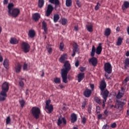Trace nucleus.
Instances as JSON below:
<instances>
[{
  "label": "nucleus",
  "mask_w": 129,
  "mask_h": 129,
  "mask_svg": "<svg viewBox=\"0 0 129 129\" xmlns=\"http://www.w3.org/2000/svg\"><path fill=\"white\" fill-rule=\"evenodd\" d=\"M70 70H71V65L68 61H67L64 62L63 68L61 70V78L63 83H68L67 75Z\"/></svg>",
  "instance_id": "nucleus-1"
},
{
  "label": "nucleus",
  "mask_w": 129,
  "mask_h": 129,
  "mask_svg": "<svg viewBox=\"0 0 129 129\" xmlns=\"http://www.w3.org/2000/svg\"><path fill=\"white\" fill-rule=\"evenodd\" d=\"M10 89V83L8 82H5L2 85V91L0 93V101H5L8 95L7 93Z\"/></svg>",
  "instance_id": "nucleus-2"
},
{
  "label": "nucleus",
  "mask_w": 129,
  "mask_h": 129,
  "mask_svg": "<svg viewBox=\"0 0 129 129\" xmlns=\"http://www.w3.org/2000/svg\"><path fill=\"white\" fill-rule=\"evenodd\" d=\"M32 116L35 119H39L40 118V115H41V109L38 107H33L30 110Z\"/></svg>",
  "instance_id": "nucleus-3"
},
{
  "label": "nucleus",
  "mask_w": 129,
  "mask_h": 129,
  "mask_svg": "<svg viewBox=\"0 0 129 129\" xmlns=\"http://www.w3.org/2000/svg\"><path fill=\"white\" fill-rule=\"evenodd\" d=\"M21 48L24 53H28V52H30L31 47L28 43L24 42L22 44Z\"/></svg>",
  "instance_id": "nucleus-4"
},
{
  "label": "nucleus",
  "mask_w": 129,
  "mask_h": 129,
  "mask_svg": "<svg viewBox=\"0 0 129 129\" xmlns=\"http://www.w3.org/2000/svg\"><path fill=\"white\" fill-rule=\"evenodd\" d=\"M104 71L108 73V74H111L112 72V67L109 62H107L104 64Z\"/></svg>",
  "instance_id": "nucleus-5"
},
{
  "label": "nucleus",
  "mask_w": 129,
  "mask_h": 129,
  "mask_svg": "<svg viewBox=\"0 0 129 129\" xmlns=\"http://www.w3.org/2000/svg\"><path fill=\"white\" fill-rule=\"evenodd\" d=\"M20 12L21 11H20V9L15 8L11 11L10 13H9V15H11L12 17H14V18H17V17L20 15Z\"/></svg>",
  "instance_id": "nucleus-6"
},
{
  "label": "nucleus",
  "mask_w": 129,
  "mask_h": 129,
  "mask_svg": "<svg viewBox=\"0 0 129 129\" xmlns=\"http://www.w3.org/2000/svg\"><path fill=\"white\" fill-rule=\"evenodd\" d=\"M54 11V8L52 5H48L47 6V9L45 13V16L47 17H50L51 16V14Z\"/></svg>",
  "instance_id": "nucleus-7"
},
{
  "label": "nucleus",
  "mask_w": 129,
  "mask_h": 129,
  "mask_svg": "<svg viewBox=\"0 0 129 129\" xmlns=\"http://www.w3.org/2000/svg\"><path fill=\"white\" fill-rule=\"evenodd\" d=\"M101 95L103 98V100H107V98L108 97V94H109V92L107 89L104 90V91H101Z\"/></svg>",
  "instance_id": "nucleus-8"
},
{
  "label": "nucleus",
  "mask_w": 129,
  "mask_h": 129,
  "mask_svg": "<svg viewBox=\"0 0 129 129\" xmlns=\"http://www.w3.org/2000/svg\"><path fill=\"white\" fill-rule=\"evenodd\" d=\"M116 102L115 108H116L117 109H118V108H122V107H123L125 104L124 102H122L118 100L116 101Z\"/></svg>",
  "instance_id": "nucleus-9"
},
{
  "label": "nucleus",
  "mask_w": 129,
  "mask_h": 129,
  "mask_svg": "<svg viewBox=\"0 0 129 129\" xmlns=\"http://www.w3.org/2000/svg\"><path fill=\"white\" fill-rule=\"evenodd\" d=\"M99 88H100L101 91L105 90V88H106V82H105V80H102L100 82Z\"/></svg>",
  "instance_id": "nucleus-10"
},
{
  "label": "nucleus",
  "mask_w": 129,
  "mask_h": 129,
  "mask_svg": "<svg viewBox=\"0 0 129 129\" xmlns=\"http://www.w3.org/2000/svg\"><path fill=\"white\" fill-rule=\"evenodd\" d=\"M92 93V91L88 88H86L83 92V95L85 97H90Z\"/></svg>",
  "instance_id": "nucleus-11"
},
{
  "label": "nucleus",
  "mask_w": 129,
  "mask_h": 129,
  "mask_svg": "<svg viewBox=\"0 0 129 129\" xmlns=\"http://www.w3.org/2000/svg\"><path fill=\"white\" fill-rule=\"evenodd\" d=\"M22 70V64L20 63H17L14 68V71L16 73L19 74L21 73Z\"/></svg>",
  "instance_id": "nucleus-12"
},
{
  "label": "nucleus",
  "mask_w": 129,
  "mask_h": 129,
  "mask_svg": "<svg viewBox=\"0 0 129 129\" xmlns=\"http://www.w3.org/2000/svg\"><path fill=\"white\" fill-rule=\"evenodd\" d=\"M62 122H63V124H66L67 122L66 121V119L65 118V117L60 116L58 119L57 125H58V126H60V125L62 124Z\"/></svg>",
  "instance_id": "nucleus-13"
},
{
  "label": "nucleus",
  "mask_w": 129,
  "mask_h": 129,
  "mask_svg": "<svg viewBox=\"0 0 129 129\" xmlns=\"http://www.w3.org/2000/svg\"><path fill=\"white\" fill-rule=\"evenodd\" d=\"M91 58H90L89 60V63H91L92 65L95 67L96 65H97V63H98V61L97 60V58L94 56H92Z\"/></svg>",
  "instance_id": "nucleus-14"
},
{
  "label": "nucleus",
  "mask_w": 129,
  "mask_h": 129,
  "mask_svg": "<svg viewBox=\"0 0 129 129\" xmlns=\"http://www.w3.org/2000/svg\"><path fill=\"white\" fill-rule=\"evenodd\" d=\"M40 19H41V15L39 13H35L32 16V19L35 22H39Z\"/></svg>",
  "instance_id": "nucleus-15"
},
{
  "label": "nucleus",
  "mask_w": 129,
  "mask_h": 129,
  "mask_svg": "<svg viewBox=\"0 0 129 129\" xmlns=\"http://www.w3.org/2000/svg\"><path fill=\"white\" fill-rule=\"evenodd\" d=\"M71 118L72 123L76 122V121H77V115L74 113H72L71 115Z\"/></svg>",
  "instance_id": "nucleus-16"
},
{
  "label": "nucleus",
  "mask_w": 129,
  "mask_h": 129,
  "mask_svg": "<svg viewBox=\"0 0 129 129\" xmlns=\"http://www.w3.org/2000/svg\"><path fill=\"white\" fill-rule=\"evenodd\" d=\"M129 8V2L128 1H125L123 3V4L121 6V9L122 11H125L127 9Z\"/></svg>",
  "instance_id": "nucleus-17"
},
{
  "label": "nucleus",
  "mask_w": 129,
  "mask_h": 129,
  "mask_svg": "<svg viewBox=\"0 0 129 129\" xmlns=\"http://www.w3.org/2000/svg\"><path fill=\"white\" fill-rule=\"evenodd\" d=\"M45 109L47 110V113H52L53 110H54V108L53 107V105L51 104L49 106H45Z\"/></svg>",
  "instance_id": "nucleus-18"
},
{
  "label": "nucleus",
  "mask_w": 129,
  "mask_h": 129,
  "mask_svg": "<svg viewBox=\"0 0 129 129\" xmlns=\"http://www.w3.org/2000/svg\"><path fill=\"white\" fill-rule=\"evenodd\" d=\"M3 65L5 68L8 70V69L10 68V61H9V59L6 58L4 61Z\"/></svg>",
  "instance_id": "nucleus-19"
},
{
  "label": "nucleus",
  "mask_w": 129,
  "mask_h": 129,
  "mask_svg": "<svg viewBox=\"0 0 129 129\" xmlns=\"http://www.w3.org/2000/svg\"><path fill=\"white\" fill-rule=\"evenodd\" d=\"M101 45V43H99V46L96 48V53L97 55H100V54H101L102 51V46Z\"/></svg>",
  "instance_id": "nucleus-20"
},
{
  "label": "nucleus",
  "mask_w": 129,
  "mask_h": 129,
  "mask_svg": "<svg viewBox=\"0 0 129 129\" xmlns=\"http://www.w3.org/2000/svg\"><path fill=\"white\" fill-rule=\"evenodd\" d=\"M84 77H85V74L84 73H80L78 75V82H81L83 80Z\"/></svg>",
  "instance_id": "nucleus-21"
},
{
  "label": "nucleus",
  "mask_w": 129,
  "mask_h": 129,
  "mask_svg": "<svg viewBox=\"0 0 129 129\" xmlns=\"http://www.w3.org/2000/svg\"><path fill=\"white\" fill-rule=\"evenodd\" d=\"M49 2L51 4H53L55 5V9H57V7L60 5V2L59 0H49Z\"/></svg>",
  "instance_id": "nucleus-22"
},
{
  "label": "nucleus",
  "mask_w": 129,
  "mask_h": 129,
  "mask_svg": "<svg viewBox=\"0 0 129 129\" xmlns=\"http://www.w3.org/2000/svg\"><path fill=\"white\" fill-rule=\"evenodd\" d=\"M66 59H67V54H63L59 58V62H60V63H64V62H65V60H66Z\"/></svg>",
  "instance_id": "nucleus-23"
},
{
  "label": "nucleus",
  "mask_w": 129,
  "mask_h": 129,
  "mask_svg": "<svg viewBox=\"0 0 129 129\" xmlns=\"http://www.w3.org/2000/svg\"><path fill=\"white\" fill-rule=\"evenodd\" d=\"M10 43L13 45H16L19 43L18 39L16 38L12 37L10 40Z\"/></svg>",
  "instance_id": "nucleus-24"
},
{
  "label": "nucleus",
  "mask_w": 129,
  "mask_h": 129,
  "mask_svg": "<svg viewBox=\"0 0 129 129\" xmlns=\"http://www.w3.org/2000/svg\"><path fill=\"white\" fill-rule=\"evenodd\" d=\"M28 36L30 38H34L35 36H36V32H35V30H30L28 33Z\"/></svg>",
  "instance_id": "nucleus-25"
},
{
  "label": "nucleus",
  "mask_w": 129,
  "mask_h": 129,
  "mask_svg": "<svg viewBox=\"0 0 129 129\" xmlns=\"http://www.w3.org/2000/svg\"><path fill=\"white\" fill-rule=\"evenodd\" d=\"M124 69H127V67H129V58H125L124 61Z\"/></svg>",
  "instance_id": "nucleus-26"
},
{
  "label": "nucleus",
  "mask_w": 129,
  "mask_h": 129,
  "mask_svg": "<svg viewBox=\"0 0 129 129\" xmlns=\"http://www.w3.org/2000/svg\"><path fill=\"white\" fill-rule=\"evenodd\" d=\"M19 104H20L21 107L23 108L24 106H25V104H26V101H25V99L24 98H22V99H20L19 100Z\"/></svg>",
  "instance_id": "nucleus-27"
},
{
  "label": "nucleus",
  "mask_w": 129,
  "mask_h": 129,
  "mask_svg": "<svg viewBox=\"0 0 129 129\" xmlns=\"http://www.w3.org/2000/svg\"><path fill=\"white\" fill-rule=\"evenodd\" d=\"M14 4L10 3L8 5V14L11 13V11H13V9L14 8Z\"/></svg>",
  "instance_id": "nucleus-28"
},
{
  "label": "nucleus",
  "mask_w": 129,
  "mask_h": 129,
  "mask_svg": "<svg viewBox=\"0 0 129 129\" xmlns=\"http://www.w3.org/2000/svg\"><path fill=\"white\" fill-rule=\"evenodd\" d=\"M111 33V30H110V28H107L105 30L104 32V35L106 36V37H108L110 35Z\"/></svg>",
  "instance_id": "nucleus-29"
},
{
  "label": "nucleus",
  "mask_w": 129,
  "mask_h": 129,
  "mask_svg": "<svg viewBox=\"0 0 129 129\" xmlns=\"http://www.w3.org/2000/svg\"><path fill=\"white\" fill-rule=\"evenodd\" d=\"M42 29L44 30L45 33H47L48 28H47V23L45 21L42 22Z\"/></svg>",
  "instance_id": "nucleus-30"
},
{
  "label": "nucleus",
  "mask_w": 129,
  "mask_h": 129,
  "mask_svg": "<svg viewBox=\"0 0 129 129\" xmlns=\"http://www.w3.org/2000/svg\"><path fill=\"white\" fill-rule=\"evenodd\" d=\"M59 19H60V16L58 14H55L53 16V22L54 23H57L58 21H59Z\"/></svg>",
  "instance_id": "nucleus-31"
},
{
  "label": "nucleus",
  "mask_w": 129,
  "mask_h": 129,
  "mask_svg": "<svg viewBox=\"0 0 129 129\" xmlns=\"http://www.w3.org/2000/svg\"><path fill=\"white\" fill-rule=\"evenodd\" d=\"M94 100L96 102V103H98V104H102L101 99H100L98 97H95L94 98Z\"/></svg>",
  "instance_id": "nucleus-32"
},
{
  "label": "nucleus",
  "mask_w": 129,
  "mask_h": 129,
  "mask_svg": "<svg viewBox=\"0 0 129 129\" xmlns=\"http://www.w3.org/2000/svg\"><path fill=\"white\" fill-rule=\"evenodd\" d=\"M44 4H45V1L44 0H39L38 1V7L40 9L43 8L44 6Z\"/></svg>",
  "instance_id": "nucleus-33"
},
{
  "label": "nucleus",
  "mask_w": 129,
  "mask_h": 129,
  "mask_svg": "<svg viewBox=\"0 0 129 129\" xmlns=\"http://www.w3.org/2000/svg\"><path fill=\"white\" fill-rule=\"evenodd\" d=\"M96 51V50L95 49V46H94V45H93L92 46V50H91V57H94V55H95Z\"/></svg>",
  "instance_id": "nucleus-34"
},
{
  "label": "nucleus",
  "mask_w": 129,
  "mask_h": 129,
  "mask_svg": "<svg viewBox=\"0 0 129 129\" xmlns=\"http://www.w3.org/2000/svg\"><path fill=\"white\" fill-rule=\"evenodd\" d=\"M86 27L88 32H90V33L93 32V26H92V25H87Z\"/></svg>",
  "instance_id": "nucleus-35"
},
{
  "label": "nucleus",
  "mask_w": 129,
  "mask_h": 129,
  "mask_svg": "<svg viewBox=\"0 0 129 129\" xmlns=\"http://www.w3.org/2000/svg\"><path fill=\"white\" fill-rule=\"evenodd\" d=\"M79 49L78 48V45L76 42L73 45V51H76L78 52Z\"/></svg>",
  "instance_id": "nucleus-36"
},
{
  "label": "nucleus",
  "mask_w": 129,
  "mask_h": 129,
  "mask_svg": "<svg viewBox=\"0 0 129 129\" xmlns=\"http://www.w3.org/2000/svg\"><path fill=\"white\" fill-rule=\"evenodd\" d=\"M122 43V38H121V37H119L116 42V46H120Z\"/></svg>",
  "instance_id": "nucleus-37"
},
{
  "label": "nucleus",
  "mask_w": 129,
  "mask_h": 129,
  "mask_svg": "<svg viewBox=\"0 0 129 129\" xmlns=\"http://www.w3.org/2000/svg\"><path fill=\"white\" fill-rule=\"evenodd\" d=\"M66 5L68 7H71L72 6V0H66Z\"/></svg>",
  "instance_id": "nucleus-38"
},
{
  "label": "nucleus",
  "mask_w": 129,
  "mask_h": 129,
  "mask_svg": "<svg viewBox=\"0 0 129 129\" xmlns=\"http://www.w3.org/2000/svg\"><path fill=\"white\" fill-rule=\"evenodd\" d=\"M123 94H124V93H120L118 92V94H117L116 97L117 99H120L123 96Z\"/></svg>",
  "instance_id": "nucleus-39"
},
{
  "label": "nucleus",
  "mask_w": 129,
  "mask_h": 129,
  "mask_svg": "<svg viewBox=\"0 0 129 129\" xmlns=\"http://www.w3.org/2000/svg\"><path fill=\"white\" fill-rule=\"evenodd\" d=\"M68 22V20L66 18L61 19V24L63 26H65L67 25V23Z\"/></svg>",
  "instance_id": "nucleus-40"
},
{
  "label": "nucleus",
  "mask_w": 129,
  "mask_h": 129,
  "mask_svg": "<svg viewBox=\"0 0 129 129\" xmlns=\"http://www.w3.org/2000/svg\"><path fill=\"white\" fill-rule=\"evenodd\" d=\"M54 82L56 84H59L61 82V79L59 78H55L54 79Z\"/></svg>",
  "instance_id": "nucleus-41"
},
{
  "label": "nucleus",
  "mask_w": 129,
  "mask_h": 129,
  "mask_svg": "<svg viewBox=\"0 0 129 129\" xmlns=\"http://www.w3.org/2000/svg\"><path fill=\"white\" fill-rule=\"evenodd\" d=\"M129 81V77H126L125 79L123 81L122 84H125L124 86L126 85V83Z\"/></svg>",
  "instance_id": "nucleus-42"
},
{
  "label": "nucleus",
  "mask_w": 129,
  "mask_h": 129,
  "mask_svg": "<svg viewBox=\"0 0 129 129\" xmlns=\"http://www.w3.org/2000/svg\"><path fill=\"white\" fill-rule=\"evenodd\" d=\"M63 48H64V43H63V42H60L59 44V50L60 51H63Z\"/></svg>",
  "instance_id": "nucleus-43"
},
{
  "label": "nucleus",
  "mask_w": 129,
  "mask_h": 129,
  "mask_svg": "<svg viewBox=\"0 0 129 129\" xmlns=\"http://www.w3.org/2000/svg\"><path fill=\"white\" fill-rule=\"evenodd\" d=\"M76 5L79 8H81V2L79 0L76 1Z\"/></svg>",
  "instance_id": "nucleus-44"
},
{
  "label": "nucleus",
  "mask_w": 129,
  "mask_h": 129,
  "mask_svg": "<svg viewBox=\"0 0 129 129\" xmlns=\"http://www.w3.org/2000/svg\"><path fill=\"white\" fill-rule=\"evenodd\" d=\"M86 101H84L82 103V109H84L85 108V106H86Z\"/></svg>",
  "instance_id": "nucleus-45"
},
{
  "label": "nucleus",
  "mask_w": 129,
  "mask_h": 129,
  "mask_svg": "<svg viewBox=\"0 0 129 129\" xmlns=\"http://www.w3.org/2000/svg\"><path fill=\"white\" fill-rule=\"evenodd\" d=\"M101 6V5H100V4H99V3H98L97 4V5L95 7V10L96 11H98V9H99V7H100Z\"/></svg>",
  "instance_id": "nucleus-46"
},
{
  "label": "nucleus",
  "mask_w": 129,
  "mask_h": 129,
  "mask_svg": "<svg viewBox=\"0 0 129 129\" xmlns=\"http://www.w3.org/2000/svg\"><path fill=\"white\" fill-rule=\"evenodd\" d=\"M11 122V117L8 116L6 119V123L7 124H9Z\"/></svg>",
  "instance_id": "nucleus-47"
},
{
  "label": "nucleus",
  "mask_w": 129,
  "mask_h": 129,
  "mask_svg": "<svg viewBox=\"0 0 129 129\" xmlns=\"http://www.w3.org/2000/svg\"><path fill=\"white\" fill-rule=\"evenodd\" d=\"M19 85L21 87H24V85H25V84L24 83V82H23V81H20Z\"/></svg>",
  "instance_id": "nucleus-48"
},
{
  "label": "nucleus",
  "mask_w": 129,
  "mask_h": 129,
  "mask_svg": "<svg viewBox=\"0 0 129 129\" xmlns=\"http://www.w3.org/2000/svg\"><path fill=\"white\" fill-rule=\"evenodd\" d=\"M96 113L98 114V113H100V107L97 106L96 107Z\"/></svg>",
  "instance_id": "nucleus-49"
},
{
  "label": "nucleus",
  "mask_w": 129,
  "mask_h": 129,
  "mask_svg": "<svg viewBox=\"0 0 129 129\" xmlns=\"http://www.w3.org/2000/svg\"><path fill=\"white\" fill-rule=\"evenodd\" d=\"M45 103H46L45 106H49V105H50V103H51V100H48L46 101Z\"/></svg>",
  "instance_id": "nucleus-50"
},
{
  "label": "nucleus",
  "mask_w": 129,
  "mask_h": 129,
  "mask_svg": "<svg viewBox=\"0 0 129 129\" xmlns=\"http://www.w3.org/2000/svg\"><path fill=\"white\" fill-rule=\"evenodd\" d=\"M28 68V64L25 63L23 65V70H27Z\"/></svg>",
  "instance_id": "nucleus-51"
},
{
  "label": "nucleus",
  "mask_w": 129,
  "mask_h": 129,
  "mask_svg": "<svg viewBox=\"0 0 129 129\" xmlns=\"http://www.w3.org/2000/svg\"><path fill=\"white\" fill-rule=\"evenodd\" d=\"M86 118L85 117H83V118H82V122L83 124H85V123H86Z\"/></svg>",
  "instance_id": "nucleus-52"
},
{
  "label": "nucleus",
  "mask_w": 129,
  "mask_h": 129,
  "mask_svg": "<svg viewBox=\"0 0 129 129\" xmlns=\"http://www.w3.org/2000/svg\"><path fill=\"white\" fill-rule=\"evenodd\" d=\"M109 126L107 124L104 125L102 127V129H109Z\"/></svg>",
  "instance_id": "nucleus-53"
},
{
  "label": "nucleus",
  "mask_w": 129,
  "mask_h": 129,
  "mask_svg": "<svg viewBox=\"0 0 129 129\" xmlns=\"http://www.w3.org/2000/svg\"><path fill=\"white\" fill-rule=\"evenodd\" d=\"M111 126L112 128H115V127L116 126V123L114 122L111 124Z\"/></svg>",
  "instance_id": "nucleus-54"
},
{
  "label": "nucleus",
  "mask_w": 129,
  "mask_h": 129,
  "mask_svg": "<svg viewBox=\"0 0 129 129\" xmlns=\"http://www.w3.org/2000/svg\"><path fill=\"white\" fill-rule=\"evenodd\" d=\"M106 102V100H103V104L102 105L103 108H104V107H105V103Z\"/></svg>",
  "instance_id": "nucleus-55"
},
{
  "label": "nucleus",
  "mask_w": 129,
  "mask_h": 129,
  "mask_svg": "<svg viewBox=\"0 0 129 129\" xmlns=\"http://www.w3.org/2000/svg\"><path fill=\"white\" fill-rule=\"evenodd\" d=\"M47 50L48 52V53H49V54H51V53H52V48L51 47H50L49 48H47Z\"/></svg>",
  "instance_id": "nucleus-56"
},
{
  "label": "nucleus",
  "mask_w": 129,
  "mask_h": 129,
  "mask_svg": "<svg viewBox=\"0 0 129 129\" xmlns=\"http://www.w3.org/2000/svg\"><path fill=\"white\" fill-rule=\"evenodd\" d=\"M90 88L92 89V91L94 90V84H90Z\"/></svg>",
  "instance_id": "nucleus-57"
},
{
  "label": "nucleus",
  "mask_w": 129,
  "mask_h": 129,
  "mask_svg": "<svg viewBox=\"0 0 129 129\" xmlns=\"http://www.w3.org/2000/svg\"><path fill=\"white\" fill-rule=\"evenodd\" d=\"M4 5H8L9 4V0H4L3 1Z\"/></svg>",
  "instance_id": "nucleus-58"
},
{
  "label": "nucleus",
  "mask_w": 129,
  "mask_h": 129,
  "mask_svg": "<svg viewBox=\"0 0 129 129\" xmlns=\"http://www.w3.org/2000/svg\"><path fill=\"white\" fill-rule=\"evenodd\" d=\"M91 107H88V112H89V113L90 114V113H91Z\"/></svg>",
  "instance_id": "nucleus-59"
},
{
  "label": "nucleus",
  "mask_w": 129,
  "mask_h": 129,
  "mask_svg": "<svg viewBox=\"0 0 129 129\" xmlns=\"http://www.w3.org/2000/svg\"><path fill=\"white\" fill-rule=\"evenodd\" d=\"M104 113L105 115H108V111H107V109H106L104 112Z\"/></svg>",
  "instance_id": "nucleus-60"
},
{
  "label": "nucleus",
  "mask_w": 129,
  "mask_h": 129,
  "mask_svg": "<svg viewBox=\"0 0 129 129\" xmlns=\"http://www.w3.org/2000/svg\"><path fill=\"white\" fill-rule=\"evenodd\" d=\"M76 67H78L79 66V61H77L75 63Z\"/></svg>",
  "instance_id": "nucleus-61"
},
{
  "label": "nucleus",
  "mask_w": 129,
  "mask_h": 129,
  "mask_svg": "<svg viewBox=\"0 0 129 129\" xmlns=\"http://www.w3.org/2000/svg\"><path fill=\"white\" fill-rule=\"evenodd\" d=\"M121 90L123 93H124V91H125V88L121 87Z\"/></svg>",
  "instance_id": "nucleus-62"
},
{
  "label": "nucleus",
  "mask_w": 129,
  "mask_h": 129,
  "mask_svg": "<svg viewBox=\"0 0 129 129\" xmlns=\"http://www.w3.org/2000/svg\"><path fill=\"white\" fill-rule=\"evenodd\" d=\"M102 117V114H100L98 115V119H100Z\"/></svg>",
  "instance_id": "nucleus-63"
},
{
  "label": "nucleus",
  "mask_w": 129,
  "mask_h": 129,
  "mask_svg": "<svg viewBox=\"0 0 129 129\" xmlns=\"http://www.w3.org/2000/svg\"><path fill=\"white\" fill-rule=\"evenodd\" d=\"M125 55L126 56V57H128L129 56V51H127L125 53Z\"/></svg>",
  "instance_id": "nucleus-64"
}]
</instances>
